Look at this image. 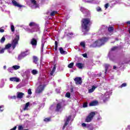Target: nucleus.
Listing matches in <instances>:
<instances>
[{"mask_svg": "<svg viewBox=\"0 0 130 130\" xmlns=\"http://www.w3.org/2000/svg\"><path fill=\"white\" fill-rule=\"evenodd\" d=\"M81 24L82 32L87 33V32L90 30L89 26L92 24L91 19L89 18H82L81 21Z\"/></svg>", "mask_w": 130, "mask_h": 130, "instance_id": "nucleus-1", "label": "nucleus"}, {"mask_svg": "<svg viewBox=\"0 0 130 130\" xmlns=\"http://www.w3.org/2000/svg\"><path fill=\"white\" fill-rule=\"evenodd\" d=\"M109 40V37H102L101 39H99L98 40L96 41L93 45L95 47H101L103 45H104L107 41Z\"/></svg>", "mask_w": 130, "mask_h": 130, "instance_id": "nucleus-2", "label": "nucleus"}, {"mask_svg": "<svg viewBox=\"0 0 130 130\" xmlns=\"http://www.w3.org/2000/svg\"><path fill=\"white\" fill-rule=\"evenodd\" d=\"M20 39V36L17 35L15 39L12 41L11 44H8L5 46V49H9V48H11L12 46L13 49H15L16 48V46H17V44L19 43V40Z\"/></svg>", "mask_w": 130, "mask_h": 130, "instance_id": "nucleus-3", "label": "nucleus"}, {"mask_svg": "<svg viewBox=\"0 0 130 130\" xmlns=\"http://www.w3.org/2000/svg\"><path fill=\"white\" fill-rule=\"evenodd\" d=\"M95 115H96V112H91L89 113L85 119V122H91V121H92L93 120V118H94Z\"/></svg>", "mask_w": 130, "mask_h": 130, "instance_id": "nucleus-4", "label": "nucleus"}, {"mask_svg": "<svg viewBox=\"0 0 130 130\" xmlns=\"http://www.w3.org/2000/svg\"><path fill=\"white\" fill-rule=\"evenodd\" d=\"M29 54H30V50H26L25 51L21 52L18 56V59L19 60H21V59H22L24 57H26V56H27V55H29Z\"/></svg>", "mask_w": 130, "mask_h": 130, "instance_id": "nucleus-5", "label": "nucleus"}, {"mask_svg": "<svg viewBox=\"0 0 130 130\" xmlns=\"http://www.w3.org/2000/svg\"><path fill=\"white\" fill-rule=\"evenodd\" d=\"M76 85H82V78L81 77H76L74 79Z\"/></svg>", "mask_w": 130, "mask_h": 130, "instance_id": "nucleus-6", "label": "nucleus"}, {"mask_svg": "<svg viewBox=\"0 0 130 130\" xmlns=\"http://www.w3.org/2000/svg\"><path fill=\"white\" fill-rule=\"evenodd\" d=\"M71 118H72V116L71 115L67 117L66 121L64 124V125L63 126L62 129H64L66 128V126L68 125L69 123H70V120H71Z\"/></svg>", "mask_w": 130, "mask_h": 130, "instance_id": "nucleus-7", "label": "nucleus"}, {"mask_svg": "<svg viewBox=\"0 0 130 130\" xmlns=\"http://www.w3.org/2000/svg\"><path fill=\"white\" fill-rule=\"evenodd\" d=\"M43 90H44V86L42 85H40L37 88L36 92L37 93H38V94H40V93H42Z\"/></svg>", "mask_w": 130, "mask_h": 130, "instance_id": "nucleus-8", "label": "nucleus"}, {"mask_svg": "<svg viewBox=\"0 0 130 130\" xmlns=\"http://www.w3.org/2000/svg\"><path fill=\"white\" fill-rule=\"evenodd\" d=\"M31 4L33 5V6L36 8V9H37V8H39V4L37 3V1L36 0H29Z\"/></svg>", "mask_w": 130, "mask_h": 130, "instance_id": "nucleus-9", "label": "nucleus"}, {"mask_svg": "<svg viewBox=\"0 0 130 130\" xmlns=\"http://www.w3.org/2000/svg\"><path fill=\"white\" fill-rule=\"evenodd\" d=\"M12 3L15 6V7H17V8H24L25 7L24 6L20 5V4L18 3L15 0H13L12 1Z\"/></svg>", "mask_w": 130, "mask_h": 130, "instance_id": "nucleus-10", "label": "nucleus"}, {"mask_svg": "<svg viewBox=\"0 0 130 130\" xmlns=\"http://www.w3.org/2000/svg\"><path fill=\"white\" fill-rule=\"evenodd\" d=\"M9 80L11 82H16V83H19V82H20V79L17 77H10Z\"/></svg>", "mask_w": 130, "mask_h": 130, "instance_id": "nucleus-11", "label": "nucleus"}, {"mask_svg": "<svg viewBox=\"0 0 130 130\" xmlns=\"http://www.w3.org/2000/svg\"><path fill=\"white\" fill-rule=\"evenodd\" d=\"M61 104L60 103H58L56 104L55 111L56 112H59L60 109H61Z\"/></svg>", "mask_w": 130, "mask_h": 130, "instance_id": "nucleus-12", "label": "nucleus"}, {"mask_svg": "<svg viewBox=\"0 0 130 130\" xmlns=\"http://www.w3.org/2000/svg\"><path fill=\"white\" fill-rule=\"evenodd\" d=\"M30 44L32 46H36L37 45V40L35 38H32L30 41Z\"/></svg>", "mask_w": 130, "mask_h": 130, "instance_id": "nucleus-13", "label": "nucleus"}, {"mask_svg": "<svg viewBox=\"0 0 130 130\" xmlns=\"http://www.w3.org/2000/svg\"><path fill=\"white\" fill-rule=\"evenodd\" d=\"M25 95V94L23 92H17V98L18 99H22L23 98V96Z\"/></svg>", "mask_w": 130, "mask_h": 130, "instance_id": "nucleus-14", "label": "nucleus"}, {"mask_svg": "<svg viewBox=\"0 0 130 130\" xmlns=\"http://www.w3.org/2000/svg\"><path fill=\"white\" fill-rule=\"evenodd\" d=\"M89 106H96V105H98V101H93L89 103Z\"/></svg>", "mask_w": 130, "mask_h": 130, "instance_id": "nucleus-15", "label": "nucleus"}, {"mask_svg": "<svg viewBox=\"0 0 130 130\" xmlns=\"http://www.w3.org/2000/svg\"><path fill=\"white\" fill-rule=\"evenodd\" d=\"M32 59L34 63H35L36 64H37V63H38L39 59L37 56H33Z\"/></svg>", "mask_w": 130, "mask_h": 130, "instance_id": "nucleus-16", "label": "nucleus"}, {"mask_svg": "<svg viewBox=\"0 0 130 130\" xmlns=\"http://www.w3.org/2000/svg\"><path fill=\"white\" fill-rule=\"evenodd\" d=\"M76 66L78 69H82L84 68V64L82 63H76Z\"/></svg>", "mask_w": 130, "mask_h": 130, "instance_id": "nucleus-17", "label": "nucleus"}, {"mask_svg": "<svg viewBox=\"0 0 130 130\" xmlns=\"http://www.w3.org/2000/svg\"><path fill=\"white\" fill-rule=\"evenodd\" d=\"M59 50L61 54H68V52L63 50V49L62 48V47H60L59 49Z\"/></svg>", "mask_w": 130, "mask_h": 130, "instance_id": "nucleus-18", "label": "nucleus"}, {"mask_svg": "<svg viewBox=\"0 0 130 130\" xmlns=\"http://www.w3.org/2000/svg\"><path fill=\"white\" fill-rule=\"evenodd\" d=\"M108 99H109V95H106V94H104L103 96V100L104 102H106V101H108Z\"/></svg>", "mask_w": 130, "mask_h": 130, "instance_id": "nucleus-19", "label": "nucleus"}, {"mask_svg": "<svg viewBox=\"0 0 130 130\" xmlns=\"http://www.w3.org/2000/svg\"><path fill=\"white\" fill-rule=\"evenodd\" d=\"M29 27H35L36 28L38 27V24H36V23L34 22H30L29 24Z\"/></svg>", "mask_w": 130, "mask_h": 130, "instance_id": "nucleus-20", "label": "nucleus"}, {"mask_svg": "<svg viewBox=\"0 0 130 130\" xmlns=\"http://www.w3.org/2000/svg\"><path fill=\"white\" fill-rule=\"evenodd\" d=\"M55 70H56V65L54 64L52 71L50 73V76H53V74H54V72H55Z\"/></svg>", "mask_w": 130, "mask_h": 130, "instance_id": "nucleus-21", "label": "nucleus"}, {"mask_svg": "<svg viewBox=\"0 0 130 130\" xmlns=\"http://www.w3.org/2000/svg\"><path fill=\"white\" fill-rule=\"evenodd\" d=\"M96 88H97V87L93 85L92 88L88 90V93H93V92L95 91V89H96Z\"/></svg>", "mask_w": 130, "mask_h": 130, "instance_id": "nucleus-22", "label": "nucleus"}, {"mask_svg": "<svg viewBox=\"0 0 130 130\" xmlns=\"http://www.w3.org/2000/svg\"><path fill=\"white\" fill-rule=\"evenodd\" d=\"M30 105V103L28 102L25 104V107L23 108V110L25 111V110H28V107H29V106Z\"/></svg>", "mask_w": 130, "mask_h": 130, "instance_id": "nucleus-23", "label": "nucleus"}, {"mask_svg": "<svg viewBox=\"0 0 130 130\" xmlns=\"http://www.w3.org/2000/svg\"><path fill=\"white\" fill-rule=\"evenodd\" d=\"M108 30L109 32H113L114 30V27L113 26H110L108 28Z\"/></svg>", "mask_w": 130, "mask_h": 130, "instance_id": "nucleus-24", "label": "nucleus"}, {"mask_svg": "<svg viewBox=\"0 0 130 130\" xmlns=\"http://www.w3.org/2000/svg\"><path fill=\"white\" fill-rule=\"evenodd\" d=\"M12 69L15 70H19V69H20V66L18 65H15L12 67Z\"/></svg>", "mask_w": 130, "mask_h": 130, "instance_id": "nucleus-25", "label": "nucleus"}, {"mask_svg": "<svg viewBox=\"0 0 130 130\" xmlns=\"http://www.w3.org/2000/svg\"><path fill=\"white\" fill-rule=\"evenodd\" d=\"M55 14H57V11H52L50 14V16L51 17H53V16H55Z\"/></svg>", "mask_w": 130, "mask_h": 130, "instance_id": "nucleus-26", "label": "nucleus"}, {"mask_svg": "<svg viewBox=\"0 0 130 130\" xmlns=\"http://www.w3.org/2000/svg\"><path fill=\"white\" fill-rule=\"evenodd\" d=\"M58 45V43L57 41H55V51H57V47Z\"/></svg>", "mask_w": 130, "mask_h": 130, "instance_id": "nucleus-27", "label": "nucleus"}, {"mask_svg": "<svg viewBox=\"0 0 130 130\" xmlns=\"http://www.w3.org/2000/svg\"><path fill=\"white\" fill-rule=\"evenodd\" d=\"M74 67V62H71L68 65V68L69 69H73Z\"/></svg>", "mask_w": 130, "mask_h": 130, "instance_id": "nucleus-28", "label": "nucleus"}, {"mask_svg": "<svg viewBox=\"0 0 130 130\" xmlns=\"http://www.w3.org/2000/svg\"><path fill=\"white\" fill-rule=\"evenodd\" d=\"M50 120H51V119L50 118H45L44 119V121H45V122H49V121H50Z\"/></svg>", "mask_w": 130, "mask_h": 130, "instance_id": "nucleus-29", "label": "nucleus"}, {"mask_svg": "<svg viewBox=\"0 0 130 130\" xmlns=\"http://www.w3.org/2000/svg\"><path fill=\"white\" fill-rule=\"evenodd\" d=\"M80 45H81V46L83 47V48H85V47H86V44H85V42H81L80 43Z\"/></svg>", "mask_w": 130, "mask_h": 130, "instance_id": "nucleus-30", "label": "nucleus"}, {"mask_svg": "<svg viewBox=\"0 0 130 130\" xmlns=\"http://www.w3.org/2000/svg\"><path fill=\"white\" fill-rule=\"evenodd\" d=\"M23 129H24V126H23V125H20L18 126V130H23Z\"/></svg>", "mask_w": 130, "mask_h": 130, "instance_id": "nucleus-31", "label": "nucleus"}, {"mask_svg": "<svg viewBox=\"0 0 130 130\" xmlns=\"http://www.w3.org/2000/svg\"><path fill=\"white\" fill-rule=\"evenodd\" d=\"M105 73L106 74V72H107V70H108V68H109V65L106 64L105 65Z\"/></svg>", "mask_w": 130, "mask_h": 130, "instance_id": "nucleus-32", "label": "nucleus"}, {"mask_svg": "<svg viewBox=\"0 0 130 130\" xmlns=\"http://www.w3.org/2000/svg\"><path fill=\"white\" fill-rule=\"evenodd\" d=\"M5 41H6V38H5V37H3L1 40V43H4V42H5Z\"/></svg>", "mask_w": 130, "mask_h": 130, "instance_id": "nucleus-33", "label": "nucleus"}, {"mask_svg": "<svg viewBox=\"0 0 130 130\" xmlns=\"http://www.w3.org/2000/svg\"><path fill=\"white\" fill-rule=\"evenodd\" d=\"M31 74H32V75H37V71L36 70H33L31 71Z\"/></svg>", "mask_w": 130, "mask_h": 130, "instance_id": "nucleus-34", "label": "nucleus"}, {"mask_svg": "<svg viewBox=\"0 0 130 130\" xmlns=\"http://www.w3.org/2000/svg\"><path fill=\"white\" fill-rule=\"evenodd\" d=\"M126 83H124L120 85V88H123V87H126Z\"/></svg>", "mask_w": 130, "mask_h": 130, "instance_id": "nucleus-35", "label": "nucleus"}, {"mask_svg": "<svg viewBox=\"0 0 130 130\" xmlns=\"http://www.w3.org/2000/svg\"><path fill=\"white\" fill-rule=\"evenodd\" d=\"M66 96L67 97V98H70L71 97V93L70 92L66 93Z\"/></svg>", "mask_w": 130, "mask_h": 130, "instance_id": "nucleus-36", "label": "nucleus"}, {"mask_svg": "<svg viewBox=\"0 0 130 130\" xmlns=\"http://www.w3.org/2000/svg\"><path fill=\"white\" fill-rule=\"evenodd\" d=\"M11 31L12 32L15 31V26H14V25H11Z\"/></svg>", "mask_w": 130, "mask_h": 130, "instance_id": "nucleus-37", "label": "nucleus"}, {"mask_svg": "<svg viewBox=\"0 0 130 130\" xmlns=\"http://www.w3.org/2000/svg\"><path fill=\"white\" fill-rule=\"evenodd\" d=\"M5 50L6 49L5 48H2L1 50H0V54L4 53V52H5Z\"/></svg>", "mask_w": 130, "mask_h": 130, "instance_id": "nucleus-38", "label": "nucleus"}, {"mask_svg": "<svg viewBox=\"0 0 130 130\" xmlns=\"http://www.w3.org/2000/svg\"><path fill=\"white\" fill-rule=\"evenodd\" d=\"M97 12H102V9L100 8V7H99L96 8Z\"/></svg>", "mask_w": 130, "mask_h": 130, "instance_id": "nucleus-39", "label": "nucleus"}, {"mask_svg": "<svg viewBox=\"0 0 130 130\" xmlns=\"http://www.w3.org/2000/svg\"><path fill=\"white\" fill-rule=\"evenodd\" d=\"M83 107L84 108H86V107H88V103H84V104H83Z\"/></svg>", "mask_w": 130, "mask_h": 130, "instance_id": "nucleus-40", "label": "nucleus"}, {"mask_svg": "<svg viewBox=\"0 0 130 130\" xmlns=\"http://www.w3.org/2000/svg\"><path fill=\"white\" fill-rule=\"evenodd\" d=\"M27 93H28V95H31L32 94V91H31V89H29L27 90Z\"/></svg>", "mask_w": 130, "mask_h": 130, "instance_id": "nucleus-41", "label": "nucleus"}, {"mask_svg": "<svg viewBox=\"0 0 130 130\" xmlns=\"http://www.w3.org/2000/svg\"><path fill=\"white\" fill-rule=\"evenodd\" d=\"M117 48H118V47L115 46L111 48V50L113 51L114 50H116V49H117Z\"/></svg>", "mask_w": 130, "mask_h": 130, "instance_id": "nucleus-42", "label": "nucleus"}, {"mask_svg": "<svg viewBox=\"0 0 130 130\" xmlns=\"http://www.w3.org/2000/svg\"><path fill=\"white\" fill-rule=\"evenodd\" d=\"M108 7H109V3H107L105 5V9H108Z\"/></svg>", "mask_w": 130, "mask_h": 130, "instance_id": "nucleus-43", "label": "nucleus"}, {"mask_svg": "<svg viewBox=\"0 0 130 130\" xmlns=\"http://www.w3.org/2000/svg\"><path fill=\"white\" fill-rule=\"evenodd\" d=\"M11 99H14V100H16L17 99V96L16 95H13L11 96Z\"/></svg>", "mask_w": 130, "mask_h": 130, "instance_id": "nucleus-44", "label": "nucleus"}, {"mask_svg": "<svg viewBox=\"0 0 130 130\" xmlns=\"http://www.w3.org/2000/svg\"><path fill=\"white\" fill-rule=\"evenodd\" d=\"M82 55H83V57H85V58L88 57V55L87 54V53H84Z\"/></svg>", "mask_w": 130, "mask_h": 130, "instance_id": "nucleus-45", "label": "nucleus"}, {"mask_svg": "<svg viewBox=\"0 0 130 130\" xmlns=\"http://www.w3.org/2000/svg\"><path fill=\"white\" fill-rule=\"evenodd\" d=\"M4 107V106H0V111L1 112H3V111H4V109H2V108H3Z\"/></svg>", "mask_w": 130, "mask_h": 130, "instance_id": "nucleus-46", "label": "nucleus"}, {"mask_svg": "<svg viewBox=\"0 0 130 130\" xmlns=\"http://www.w3.org/2000/svg\"><path fill=\"white\" fill-rule=\"evenodd\" d=\"M85 10H86L84 7H81L80 8V11L81 12H84V11H85Z\"/></svg>", "mask_w": 130, "mask_h": 130, "instance_id": "nucleus-47", "label": "nucleus"}, {"mask_svg": "<svg viewBox=\"0 0 130 130\" xmlns=\"http://www.w3.org/2000/svg\"><path fill=\"white\" fill-rule=\"evenodd\" d=\"M82 126H83V127H86L87 126V124L85 123H82Z\"/></svg>", "mask_w": 130, "mask_h": 130, "instance_id": "nucleus-48", "label": "nucleus"}, {"mask_svg": "<svg viewBox=\"0 0 130 130\" xmlns=\"http://www.w3.org/2000/svg\"><path fill=\"white\" fill-rule=\"evenodd\" d=\"M12 71H13L12 68H10L8 69V71L9 72V73H12Z\"/></svg>", "mask_w": 130, "mask_h": 130, "instance_id": "nucleus-49", "label": "nucleus"}, {"mask_svg": "<svg viewBox=\"0 0 130 130\" xmlns=\"http://www.w3.org/2000/svg\"><path fill=\"white\" fill-rule=\"evenodd\" d=\"M0 32L1 33H3V32H5V30L4 29L1 28H0Z\"/></svg>", "mask_w": 130, "mask_h": 130, "instance_id": "nucleus-50", "label": "nucleus"}, {"mask_svg": "<svg viewBox=\"0 0 130 130\" xmlns=\"http://www.w3.org/2000/svg\"><path fill=\"white\" fill-rule=\"evenodd\" d=\"M118 64H119V66H122V65L124 64V63L119 62V63H118Z\"/></svg>", "mask_w": 130, "mask_h": 130, "instance_id": "nucleus-51", "label": "nucleus"}, {"mask_svg": "<svg viewBox=\"0 0 130 130\" xmlns=\"http://www.w3.org/2000/svg\"><path fill=\"white\" fill-rule=\"evenodd\" d=\"M70 91H71V93H73V92H74V88H71L70 89Z\"/></svg>", "mask_w": 130, "mask_h": 130, "instance_id": "nucleus-52", "label": "nucleus"}, {"mask_svg": "<svg viewBox=\"0 0 130 130\" xmlns=\"http://www.w3.org/2000/svg\"><path fill=\"white\" fill-rule=\"evenodd\" d=\"M116 69H117L116 66H113V70H116Z\"/></svg>", "mask_w": 130, "mask_h": 130, "instance_id": "nucleus-53", "label": "nucleus"}, {"mask_svg": "<svg viewBox=\"0 0 130 130\" xmlns=\"http://www.w3.org/2000/svg\"><path fill=\"white\" fill-rule=\"evenodd\" d=\"M126 24H127L128 25H130V21H127Z\"/></svg>", "mask_w": 130, "mask_h": 130, "instance_id": "nucleus-54", "label": "nucleus"}, {"mask_svg": "<svg viewBox=\"0 0 130 130\" xmlns=\"http://www.w3.org/2000/svg\"><path fill=\"white\" fill-rule=\"evenodd\" d=\"M42 48H43V47H44V44H43V43L42 44Z\"/></svg>", "mask_w": 130, "mask_h": 130, "instance_id": "nucleus-55", "label": "nucleus"}, {"mask_svg": "<svg viewBox=\"0 0 130 130\" xmlns=\"http://www.w3.org/2000/svg\"><path fill=\"white\" fill-rule=\"evenodd\" d=\"M6 67L5 66H4V69H5V70H6Z\"/></svg>", "mask_w": 130, "mask_h": 130, "instance_id": "nucleus-56", "label": "nucleus"}, {"mask_svg": "<svg viewBox=\"0 0 130 130\" xmlns=\"http://www.w3.org/2000/svg\"><path fill=\"white\" fill-rule=\"evenodd\" d=\"M116 40H118V39H116Z\"/></svg>", "mask_w": 130, "mask_h": 130, "instance_id": "nucleus-57", "label": "nucleus"}]
</instances>
